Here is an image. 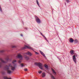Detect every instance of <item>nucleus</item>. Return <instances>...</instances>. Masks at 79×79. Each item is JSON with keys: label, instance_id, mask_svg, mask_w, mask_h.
Here are the masks:
<instances>
[{"label": "nucleus", "instance_id": "obj_1", "mask_svg": "<svg viewBox=\"0 0 79 79\" xmlns=\"http://www.w3.org/2000/svg\"><path fill=\"white\" fill-rule=\"evenodd\" d=\"M10 68L11 69L12 71H14V70L16 69V66L15 65H12L11 64H10L8 66H6V68L8 74H11V71L10 70Z\"/></svg>", "mask_w": 79, "mask_h": 79}, {"label": "nucleus", "instance_id": "obj_2", "mask_svg": "<svg viewBox=\"0 0 79 79\" xmlns=\"http://www.w3.org/2000/svg\"><path fill=\"white\" fill-rule=\"evenodd\" d=\"M17 57L19 58H20V60L19 61V63H21V60H23V57L22 56H21V55L20 54H19L17 55Z\"/></svg>", "mask_w": 79, "mask_h": 79}, {"label": "nucleus", "instance_id": "obj_3", "mask_svg": "<svg viewBox=\"0 0 79 79\" xmlns=\"http://www.w3.org/2000/svg\"><path fill=\"white\" fill-rule=\"evenodd\" d=\"M36 64H37V65H38V66H39V67L40 68V69H43V68H42L43 65L42 64H41V63H36Z\"/></svg>", "mask_w": 79, "mask_h": 79}, {"label": "nucleus", "instance_id": "obj_4", "mask_svg": "<svg viewBox=\"0 0 79 79\" xmlns=\"http://www.w3.org/2000/svg\"><path fill=\"white\" fill-rule=\"evenodd\" d=\"M25 48H28L29 49H31V50H33L34 49L31 46H29L26 45L25 46Z\"/></svg>", "mask_w": 79, "mask_h": 79}, {"label": "nucleus", "instance_id": "obj_5", "mask_svg": "<svg viewBox=\"0 0 79 79\" xmlns=\"http://www.w3.org/2000/svg\"><path fill=\"white\" fill-rule=\"evenodd\" d=\"M0 60L2 62V63H0V67L1 66V65L2 64V63H6V62L4 60H3L2 58H0Z\"/></svg>", "mask_w": 79, "mask_h": 79}, {"label": "nucleus", "instance_id": "obj_6", "mask_svg": "<svg viewBox=\"0 0 79 79\" xmlns=\"http://www.w3.org/2000/svg\"><path fill=\"white\" fill-rule=\"evenodd\" d=\"M36 21L37 22V23H40V20L39 18H37L36 19Z\"/></svg>", "mask_w": 79, "mask_h": 79}, {"label": "nucleus", "instance_id": "obj_7", "mask_svg": "<svg viewBox=\"0 0 79 79\" xmlns=\"http://www.w3.org/2000/svg\"><path fill=\"white\" fill-rule=\"evenodd\" d=\"M73 60L76 63V56H75V55H74L73 56Z\"/></svg>", "mask_w": 79, "mask_h": 79}, {"label": "nucleus", "instance_id": "obj_8", "mask_svg": "<svg viewBox=\"0 0 79 79\" xmlns=\"http://www.w3.org/2000/svg\"><path fill=\"white\" fill-rule=\"evenodd\" d=\"M26 54L27 55H29V56H31L32 55V54L31 53V52H27V53H26Z\"/></svg>", "mask_w": 79, "mask_h": 79}, {"label": "nucleus", "instance_id": "obj_9", "mask_svg": "<svg viewBox=\"0 0 79 79\" xmlns=\"http://www.w3.org/2000/svg\"><path fill=\"white\" fill-rule=\"evenodd\" d=\"M40 53H41V55H43V56L44 57H45V54H44V53L43 52H42V51H40Z\"/></svg>", "mask_w": 79, "mask_h": 79}, {"label": "nucleus", "instance_id": "obj_10", "mask_svg": "<svg viewBox=\"0 0 79 79\" xmlns=\"http://www.w3.org/2000/svg\"><path fill=\"white\" fill-rule=\"evenodd\" d=\"M45 77V73H43L42 74V77Z\"/></svg>", "mask_w": 79, "mask_h": 79}, {"label": "nucleus", "instance_id": "obj_11", "mask_svg": "<svg viewBox=\"0 0 79 79\" xmlns=\"http://www.w3.org/2000/svg\"><path fill=\"white\" fill-rule=\"evenodd\" d=\"M25 60H28L29 59V57H27V56H25Z\"/></svg>", "mask_w": 79, "mask_h": 79}, {"label": "nucleus", "instance_id": "obj_12", "mask_svg": "<svg viewBox=\"0 0 79 79\" xmlns=\"http://www.w3.org/2000/svg\"><path fill=\"white\" fill-rule=\"evenodd\" d=\"M44 67L45 68H46V69H48V65H47L46 64H45L44 65Z\"/></svg>", "mask_w": 79, "mask_h": 79}, {"label": "nucleus", "instance_id": "obj_13", "mask_svg": "<svg viewBox=\"0 0 79 79\" xmlns=\"http://www.w3.org/2000/svg\"><path fill=\"white\" fill-rule=\"evenodd\" d=\"M52 69V71L53 72L54 74H56V72H55V70H54V69Z\"/></svg>", "mask_w": 79, "mask_h": 79}, {"label": "nucleus", "instance_id": "obj_14", "mask_svg": "<svg viewBox=\"0 0 79 79\" xmlns=\"http://www.w3.org/2000/svg\"><path fill=\"white\" fill-rule=\"evenodd\" d=\"M70 53L72 55H74V51L72 50L70 51Z\"/></svg>", "mask_w": 79, "mask_h": 79}, {"label": "nucleus", "instance_id": "obj_15", "mask_svg": "<svg viewBox=\"0 0 79 79\" xmlns=\"http://www.w3.org/2000/svg\"><path fill=\"white\" fill-rule=\"evenodd\" d=\"M4 79H11V78H8V77H4Z\"/></svg>", "mask_w": 79, "mask_h": 79}, {"label": "nucleus", "instance_id": "obj_16", "mask_svg": "<svg viewBox=\"0 0 79 79\" xmlns=\"http://www.w3.org/2000/svg\"><path fill=\"white\" fill-rule=\"evenodd\" d=\"M69 42H70V43H72V42H74V40H69Z\"/></svg>", "mask_w": 79, "mask_h": 79}, {"label": "nucleus", "instance_id": "obj_17", "mask_svg": "<svg viewBox=\"0 0 79 79\" xmlns=\"http://www.w3.org/2000/svg\"><path fill=\"white\" fill-rule=\"evenodd\" d=\"M16 60H14L13 61L12 63H13V64H14V63H16Z\"/></svg>", "mask_w": 79, "mask_h": 79}, {"label": "nucleus", "instance_id": "obj_18", "mask_svg": "<svg viewBox=\"0 0 79 79\" xmlns=\"http://www.w3.org/2000/svg\"><path fill=\"white\" fill-rule=\"evenodd\" d=\"M41 35H42L44 37V39H45V40H47V39L46 38V37H45V36H44V35H42V33H41Z\"/></svg>", "mask_w": 79, "mask_h": 79}, {"label": "nucleus", "instance_id": "obj_19", "mask_svg": "<svg viewBox=\"0 0 79 79\" xmlns=\"http://www.w3.org/2000/svg\"><path fill=\"white\" fill-rule=\"evenodd\" d=\"M74 42L75 43H77V40H74Z\"/></svg>", "mask_w": 79, "mask_h": 79}, {"label": "nucleus", "instance_id": "obj_20", "mask_svg": "<svg viewBox=\"0 0 79 79\" xmlns=\"http://www.w3.org/2000/svg\"><path fill=\"white\" fill-rule=\"evenodd\" d=\"M21 66L22 67H23V66H24L25 65H24V64H21Z\"/></svg>", "mask_w": 79, "mask_h": 79}, {"label": "nucleus", "instance_id": "obj_21", "mask_svg": "<svg viewBox=\"0 0 79 79\" xmlns=\"http://www.w3.org/2000/svg\"><path fill=\"white\" fill-rule=\"evenodd\" d=\"M36 2L37 5H38V6H39V2L37 0H36Z\"/></svg>", "mask_w": 79, "mask_h": 79}, {"label": "nucleus", "instance_id": "obj_22", "mask_svg": "<svg viewBox=\"0 0 79 79\" xmlns=\"http://www.w3.org/2000/svg\"><path fill=\"white\" fill-rule=\"evenodd\" d=\"M38 73H39V74H41V73H42V71H39Z\"/></svg>", "mask_w": 79, "mask_h": 79}, {"label": "nucleus", "instance_id": "obj_23", "mask_svg": "<svg viewBox=\"0 0 79 79\" xmlns=\"http://www.w3.org/2000/svg\"><path fill=\"white\" fill-rule=\"evenodd\" d=\"M51 77L52 79H55V78L54 77H53V76H52Z\"/></svg>", "mask_w": 79, "mask_h": 79}, {"label": "nucleus", "instance_id": "obj_24", "mask_svg": "<svg viewBox=\"0 0 79 79\" xmlns=\"http://www.w3.org/2000/svg\"><path fill=\"white\" fill-rule=\"evenodd\" d=\"M24 71H27V69H24Z\"/></svg>", "mask_w": 79, "mask_h": 79}, {"label": "nucleus", "instance_id": "obj_25", "mask_svg": "<svg viewBox=\"0 0 79 79\" xmlns=\"http://www.w3.org/2000/svg\"><path fill=\"white\" fill-rule=\"evenodd\" d=\"M66 2L67 3H68V2H69V0H66Z\"/></svg>", "mask_w": 79, "mask_h": 79}, {"label": "nucleus", "instance_id": "obj_26", "mask_svg": "<svg viewBox=\"0 0 79 79\" xmlns=\"http://www.w3.org/2000/svg\"><path fill=\"white\" fill-rule=\"evenodd\" d=\"M20 35H21V37L23 36V34H20Z\"/></svg>", "mask_w": 79, "mask_h": 79}, {"label": "nucleus", "instance_id": "obj_27", "mask_svg": "<svg viewBox=\"0 0 79 79\" xmlns=\"http://www.w3.org/2000/svg\"><path fill=\"white\" fill-rule=\"evenodd\" d=\"M15 47H15V46H12V48H15Z\"/></svg>", "mask_w": 79, "mask_h": 79}, {"label": "nucleus", "instance_id": "obj_28", "mask_svg": "<svg viewBox=\"0 0 79 79\" xmlns=\"http://www.w3.org/2000/svg\"><path fill=\"white\" fill-rule=\"evenodd\" d=\"M35 54H38V53L37 52H35Z\"/></svg>", "mask_w": 79, "mask_h": 79}, {"label": "nucleus", "instance_id": "obj_29", "mask_svg": "<svg viewBox=\"0 0 79 79\" xmlns=\"http://www.w3.org/2000/svg\"><path fill=\"white\" fill-rule=\"evenodd\" d=\"M70 40H73V38H70Z\"/></svg>", "mask_w": 79, "mask_h": 79}, {"label": "nucleus", "instance_id": "obj_30", "mask_svg": "<svg viewBox=\"0 0 79 79\" xmlns=\"http://www.w3.org/2000/svg\"><path fill=\"white\" fill-rule=\"evenodd\" d=\"M6 61H7L8 60V59H6Z\"/></svg>", "mask_w": 79, "mask_h": 79}]
</instances>
